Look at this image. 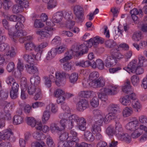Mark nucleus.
Segmentation results:
<instances>
[{
  "mask_svg": "<svg viewBox=\"0 0 147 147\" xmlns=\"http://www.w3.org/2000/svg\"><path fill=\"white\" fill-rule=\"evenodd\" d=\"M104 40L101 37L96 36L93 38L85 41L83 44H78L73 47V51L75 52H78V55L81 56L88 52V48H90L92 46L96 47L99 43H103Z\"/></svg>",
  "mask_w": 147,
  "mask_h": 147,
  "instance_id": "nucleus-1",
  "label": "nucleus"
},
{
  "mask_svg": "<svg viewBox=\"0 0 147 147\" xmlns=\"http://www.w3.org/2000/svg\"><path fill=\"white\" fill-rule=\"evenodd\" d=\"M119 91L118 86L113 84L109 85L107 88H101L100 92L98 93V95L100 99L105 101V97L107 95H111L116 94Z\"/></svg>",
  "mask_w": 147,
  "mask_h": 147,
  "instance_id": "nucleus-2",
  "label": "nucleus"
},
{
  "mask_svg": "<svg viewBox=\"0 0 147 147\" xmlns=\"http://www.w3.org/2000/svg\"><path fill=\"white\" fill-rule=\"evenodd\" d=\"M0 51L3 52L7 51L6 53V58L8 60L11 59L16 55L14 48L12 47L9 48V45L5 43L0 44Z\"/></svg>",
  "mask_w": 147,
  "mask_h": 147,
  "instance_id": "nucleus-3",
  "label": "nucleus"
},
{
  "mask_svg": "<svg viewBox=\"0 0 147 147\" xmlns=\"http://www.w3.org/2000/svg\"><path fill=\"white\" fill-rule=\"evenodd\" d=\"M75 114L72 115L68 117V119L65 118L62 119L60 121V126L62 131L65 127H67L69 129H71L73 128L74 123V117Z\"/></svg>",
  "mask_w": 147,
  "mask_h": 147,
  "instance_id": "nucleus-4",
  "label": "nucleus"
},
{
  "mask_svg": "<svg viewBox=\"0 0 147 147\" xmlns=\"http://www.w3.org/2000/svg\"><path fill=\"white\" fill-rule=\"evenodd\" d=\"M55 30V28L51 27H45V28L42 30H38L36 32V34L40 36L42 38L51 36L53 34V31Z\"/></svg>",
  "mask_w": 147,
  "mask_h": 147,
  "instance_id": "nucleus-5",
  "label": "nucleus"
},
{
  "mask_svg": "<svg viewBox=\"0 0 147 147\" xmlns=\"http://www.w3.org/2000/svg\"><path fill=\"white\" fill-rule=\"evenodd\" d=\"M74 122H76L78 129L82 131H84L86 129V122L85 119L83 117H80L75 114Z\"/></svg>",
  "mask_w": 147,
  "mask_h": 147,
  "instance_id": "nucleus-6",
  "label": "nucleus"
},
{
  "mask_svg": "<svg viewBox=\"0 0 147 147\" xmlns=\"http://www.w3.org/2000/svg\"><path fill=\"white\" fill-rule=\"evenodd\" d=\"M74 12L77 20L79 22H82L84 20L83 9L82 7L79 5L75 6L74 8Z\"/></svg>",
  "mask_w": 147,
  "mask_h": 147,
  "instance_id": "nucleus-7",
  "label": "nucleus"
},
{
  "mask_svg": "<svg viewBox=\"0 0 147 147\" xmlns=\"http://www.w3.org/2000/svg\"><path fill=\"white\" fill-rule=\"evenodd\" d=\"M56 80V84L58 86H60V84L63 81L65 78H67L69 77V74L62 71L61 72H57L55 73Z\"/></svg>",
  "mask_w": 147,
  "mask_h": 147,
  "instance_id": "nucleus-8",
  "label": "nucleus"
},
{
  "mask_svg": "<svg viewBox=\"0 0 147 147\" xmlns=\"http://www.w3.org/2000/svg\"><path fill=\"white\" fill-rule=\"evenodd\" d=\"M138 66L137 60L133 59L129 63L127 67H124L123 69L129 73H135V70Z\"/></svg>",
  "mask_w": 147,
  "mask_h": 147,
  "instance_id": "nucleus-9",
  "label": "nucleus"
},
{
  "mask_svg": "<svg viewBox=\"0 0 147 147\" xmlns=\"http://www.w3.org/2000/svg\"><path fill=\"white\" fill-rule=\"evenodd\" d=\"M13 135V133L12 132L11 129H9L4 130L1 132L0 134V138L4 140H7L9 139L11 142L15 140L14 138L13 140H12L11 136Z\"/></svg>",
  "mask_w": 147,
  "mask_h": 147,
  "instance_id": "nucleus-10",
  "label": "nucleus"
},
{
  "mask_svg": "<svg viewBox=\"0 0 147 147\" xmlns=\"http://www.w3.org/2000/svg\"><path fill=\"white\" fill-rule=\"evenodd\" d=\"M25 70L28 73L31 74H38L39 73L38 69V67L34 65V64L30 63L26 64L25 65Z\"/></svg>",
  "mask_w": 147,
  "mask_h": 147,
  "instance_id": "nucleus-11",
  "label": "nucleus"
},
{
  "mask_svg": "<svg viewBox=\"0 0 147 147\" xmlns=\"http://www.w3.org/2000/svg\"><path fill=\"white\" fill-rule=\"evenodd\" d=\"M89 104L88 101L86 99H82L78 102L76 105V109L79 111H83L88 107Z\"/></svg>",
  "mask_w": 147,
  "mask_h": 147,
  "instance_id": "nucleus-12",
  "label": "nucleus"
},
{
  "mask_svg": "<svg viewBox=\"0 0 147 147\" xmlns=\"http://www.w3.org/2000/svg\"><path fill=\"white\" fill-rule=\"evenodd\" d=\"M64 94V91L60 89H57L55 91L54 95L58 98L57 102L58 103L62 102L65 100V98L63 96Z\"/></svg>",
  "mask_w": 147,
  "mask_h": 147,
  "instance_id": "nucleus-13",
  "label": "nucleus"
},
{
  "mask_svg": "<svg viewBox=\"0 0 147 147\" xmlns=\"http://www.w3.org/2000/svg\"><path fill=\"white\" fill-rule=\"evenodd\" d=\"M139 125L138 121L135 120L129 122L125 126L126 129L128 131L132 132L133 130L138 129Z\"/></svg>",
  "mask_w": 147,
  "mask_h": 147,
  "instance_id": "nucleus-14",
  "label": "nucleus"
},
{
  "mask_svg": "<svg viewBox=\"0 0 147 147\" xmlns=\"http://www.w3.org/2000/svg\"><path fill=\"white\" fill-rule=\"evenodd\" d=\"M91 87L94 88L103 87L105 84V81L103 78L100 77L94 82L90 84Z\"/></svg>",
  "mask_w": 147,
  "mask_h": 147,
  "instance_id": "nucleus-15",
  "label": "nucleus"
},
{
  "mask_svg": "<svg viewBox=\"0 0 147 147\" xmlns=\"http://www.w3.org/2000/svg\"><path fill=\"white\" fill-rule=\"evenodd\" d=\"M117 62V60L115 59L112 58V57L107 55V57L105 60V66L106 67L109 68L115 65Z\"/></svg>",
  "mask_w": 147,
  "mask_h": 147,
  "instance_id": "nucleus-16",
  "label": "nucleus"
},
{
  "mask_svg": "<svg viewBox=\"0 0 147 147\" xmlns=\"http://www.w3.org/2000/svg\"><path fill=\"white\" fill-rule=\"evenodd\" d=\"M50 129L51 132L54 134L59 133V132L62 131L60 126H59V124L55 123H52L51 124Z\"/></svg>",
  "mask_w": 147,
  "mask_h": 147,
  "instance_id": "nucleus-17",
  "label": "nucleus"
},
{
  "mask_svg": "<svg viewBox=\"0 0 147 147\" xmlns=\"http://www.w3.org/2000/svg\"><path fill=\"white\" fill-rule=\"evenodd\" d=\"M11 119V115L8 110H4L3 111L0 112V119L3 120H9Z\"/></svg>",
  "mask_w": 147,
  "mask_h": 147,
  "instance_id": "nucleus-18",
  "label": "nucleus"
},
{
  "mask_svg": "<svg viewBox=\"0 0 147 147\" xmlns=\"http://www.w3.org/2000/svg\"><path fill=\"white\" fill-rule=\"evenodd\" d=\"M63 16V13L61 12H58L54 13L52 18L53 22L56 23L62 21Z\"/></svg>",
  "mask_w": 147,
  "mask_h": 147,
  "instance_id": "nucleus-19",
  "label": "nucleus"
},
{
  "mask_svg": "<svg viewBox=\"0 0 147 147\" xmlns=\"http://www.w3.org/2000/svg\"><path fill=\"white\" fill-rule=\"evenodd\" d=\"M93 91L90 90H82L78 93V96L80 97L84 98H90L92 95Z\"/></svg>",
  "mask_w": 147,
  "mask_h": 147,
  "instance_id": "nucleus-20",
  "label": "nucleus"
},
{
  "mask_svg": "<svg viewBox=\"0 0 147 147\" xmlns=\"http://www.w3.org/2000/svg\"><path fill=\"white\" fill-rule=\"evenodd\" d=\"M38 56H40L39 58V59L40 58L41 56V54L40 53H37L36 55H32V56L28 55L25 54L24 55L23 58L25 60L28 62L30 64L33 62L34 59L33 58H35L38 60V58H37V57H38Z\"/></svg>",
  "mask_w": 147,
  "mask_h": 147,
  "instance_id": "nucleus-21",
  "label": "nucleus"
},
{
  "mask_svg": "<svg viewBox=\"0 0 147 147\" xmlns=\"http://www.w3.org/2000/svg\"><path fill=\"white\" fill-rule=\"evenodd\" d=\"M92 67L94 68H97L100 70H102L104 68V64L102 60L98 59L93 63Z\"/></svg>",
  "mask_w": 147,
  "mask_h": 147,
  "instance_id": "nucleus-22",
  "label": "nucleus"
},
{
  "mask_svg": "<svg viewBox=\"0 0 147 147\" xmlns=\"http://www.w3.org/2000/svg\"><path fill=\"white\" fill-rule=\"evenodd\" d=\"M110 53L112 58L113 59H120L124 57L120 53L117 49H112L111 50Z\"/></svg>",
  "mask_w": 147,
  "mask_h": 147,
  "instance_id": "nucleus-23",
  "label": "nucleus"
},
{
  "mask_svg": "<svg viewBox=\"0 0 147 147\" xmlns=\"http://www.w3.org/2000/svg\"><path fill=\"white\" fill-rule=\"evenodd\" d=\"M116 117L115 114L109 112L104 117V122L105 123L107 124L111 121L115 119Z\"/></svg>",
  "mask_w": 147,
  "mask_h": 147,
  "instance_id": "nucleus-24",
  "label": "nucleus"
},
{
  "mask_svg": "<svg viewBox=\"0 0 147 147\" xmlns=\"http://www.w3.org/2000/svg\"><path fill=\"white\" fill-rule=\"evenodd\" d=\"M115 129V134L117 138L124 133L122 125L119 122H116Z\"/></svg>",
  "mask_w": 147,
  "mask_h": 147,
  "instance_id": "nucleus-25",
  "label": "nucleus"
},
{
  "mask_svg": "<svg viewBox=\"0 0 147 147\" xmlns=\"http://www.w3.org/2000/svg\"><path fill=\"white\" fill-rule=\"evenodd\" d=\"M27 35V32L26 31L22 30H17L14 32L13 34V39L16 38L21 37L23 36Z\"/></svg>",
  "mask_w": 147,
  "mask_h": 147,
  "instance_id": "nucleus-26",
  "label": "nucleus"
},
{
  "mask_svg": "<svg viewBox=\"0 0 147 147\" xmlns=\"http://www.w3.org/2000/svg\"><path fill=\"white\" fill-rule=\"evenodd\" d=\"M32 136L34 138L38 140H43L45 138V135L42 132L37 131L33 133Z\"/></svg>",
  "mask_w": 147,
  "mask_h": 147,
  "instance_id": "nucleus-27",
  "label": "nucleus"
},
{
  "mask_svg": "<svg viewBox=\"0 0 147 147\" xmlns=\"http://www.w3.org/2000/svg\"><path fill=\"white\" fill-rule=\"evenodd\" d=\"M138 65L141 67H145L147 66V59L145 57L141 55L138 57Z\"/></svg>",
  "mask_w": 147,
  "mask_h": 147,
  "instance_id": "nucleus-28",
  "label": "nucleus"
},
{
  "mask_svg": "<svg viewBox=\"0 0 147 147\" xmlns=\"http://www.w3.org/2000/svg\"><path fill=\"white\" fill-rule=\"evenodd\" d=\"M8 19L10 21L16 22L17 21H21L24 22L25 20L24 17L22 15L18 16L13 15L8 17Z\"/></svg>",
  "mask_w": 147,
  "mask_h": 147,
  "instance_id": "nucleus-29",
  "label": "nucleus"
},
{
  "mask_svg": "<svg viewBox=\"0 0 147 147\" xmlns=\"http://www.w3.org/2000/svg\"><path fill=\"white\" fill-rule=\"evenodd\" d=\"M84 139L86 141L92 142L94 140V137L90 131H86L84 132Z\"/></svg>",
  "mask_w": 147,
  "mask_h": 147,
  "instance_id": "nucleus-30",
  "label": "nucleus"
},
{
  "mask_svg": "<svg viewBox=\"0 0 147 147\" xmlns=\"http://www.w3.org/2000/svg\"><path fill=\"white\" fill-rule=\"evenodd\" d=\"M117 138L126 143H129L131 141V137L128 134L125 133H123Z\"/></svg>",
  "mask_w": 147,
  "mask_h": 147,
  "instance_id": "nucleus-31",
  "label": "nucleus"
},
{
  "mask_svg": "<svg viewBox=\"0 0 147 147\" xmlns=\"http://www.w3.org/2000/svg\"><path fill=\"white\" fill-rule=\"evenodd\" d=\"M40 78L38 75H33L30 78V82L34 86L38 85L40 82Z\"/></svg>",
  "mask_w": 147,
  "mask_h": 147,
  "instance_id": "nucleus-32",
  "label": "nucleus"
},
{
  "mask_svg": "<svg viewBox=\"0 0 147 147\" xmlns=\"http://www.w3.org/2000/svg\"><path fill=\"white\" fill-rule=\"evenodd\" d=\"M75 64L76 66L82 67H88L91 65V62L89 61L82 60L80 61L76 62Z\"/></svg>",
  "mask_w": 147,
  "mask_h": 147,
  "instance_id": "nucleus-33",
  "label": "nucleus"
},
{
  "mask_svg": "<svg viewBox=\"0 0 147 147\" xmlns=\"http://www.w3.org/2000/svg\"><path fill=\"white\" fill-rule=\"evenodd\" d=\"M133 113V109L131 107H126L123 109L122 114L124 117H127L130 116Z\"/></svg>",
  "mask_w": 147,
  "mask_h": 147,
  "instance_id": "nucleus-34",
  "label": "nucleus"
},
{
  "mask_svg": "<svg viewBox=\"0 0 147 147\" xmlns=\"http://www.w3.org/2000/svg\"><path fill=\"white\" fill-rule=\"evenodd\" d=\"M132 105L134 110L137 112L140 111L141 105L138 99H136L132 101Z\"/></svg>",
  "mask_w": 147,
  "mask_h": 147,
  "instance_id": "nucleus-35",
  "label": "nucleus"
},
{
  "mask_svg": "<svg viewBox=\"0 0 147 147\" xmlns=\"http://www.w3.org/2000/svg\"><path fill=\"white\" fill-rule=\"evenodd\" d=\"M43 78L45 80V85L48 88L50 87L51 86V81L55 80V77L52 75H50L49 78L47 76H44Z\"/></svg>",
  "mask_w": 147,
  "mask_h": 147,
  "instance_id": "nucleus-36",
  "label": "nucleus"
},
{
  "mask_svg": "<svg viewBox=\"0 0 147 147\" xmlns=\"http://www.w3.org/2000/svg\"><path fill=\"white\" fill-rule=\"evenodd\" d=\"M119 108L118 105L114 104H110L108 106L107 110L109 112L115 114Z\"/></svg>",
  "mask_w": 147,
  "mask_h": 147,
  "instance_id": "nucleus-37",
  "label": "nucleus"
},
{
  "mask_svg": "<svg viewBox=\"0 0 147 147\" xmlns=\"http://www.w3.org/2000/svg\"><path fill=\"white\" fill-rule=\"evenodd\" d=\"M131 86L129 81L127 80L126 82L124 84V86L122 88L123 91L127 94L129 93L131 91Z\"/></svg>",
  "mask_w": 147,
  "mask_h": 147,
  "instance_id": "nucleus-38",
  "label": "nucleus"
},
{
  "mask_svg": "<svg viewBox=\"0 0 147 147\" xmlns=\"http://www.w3.org/2000/svg\"><path fill=\"white\" fill-rule=\"evenodd\" d=\"M69 82L71 83L74 84L77 82L78 77V75L77 73H73L70 75L69 74Z\"/></svg>",
  "mask_w": 147,
  "mask_h": 147,
  "instance_id": "nucleus-39",
  "label": "nucleus"
},
{
  "mask_svg": "<svg viewBox=\"0 0 147 147\" xmlns=\"http://www.w3.org/2000/svg\"><path fill=\"white\" fill-rule=\"evenodd\" d=\"M23 122V119L19 115H15L13 119V123L15 125L20 124Z\"/></svg>",
  "mask_w": 147,
  "mask_h": 147,
  "instance_id": "nucleus-40",
  "label": "nucleus"
},
{
  "mask_svg": "<svg viewBox=\"0 0 147 147\" xmlns=\"http://www.w3.org/2000/svg\"><path fill=\"white\" fill-rule=\"evenodd\" d=\"M45 139L46 140L47 144L49 147H55V144L53 140L49 135H45Z\"/></svg>",
  "mask_w": 147,
  "mask_h": 147,
  "instance_id": "nucleus-41",
  "label": "nucleus"
},
{
  "mask_svg": "<svg viewBox=\"0 0 147 147\" xmlns=\"http://www.w3.org/2000/svg\"><path fill=\"white\" fill-rule=\"evenodd\" d=\"M79 139L78 137H75V138H70L67 140V146L68 147L73 146L75 144V147H76V143H78V142H79Z\"/></svg>",
  "mask_w": 147,
  "mask_h": 147,
  "instance_id": "nucleus-42",
  "label": "nucleus"
},
{
  "mask_svg": "<svg viewBox=\"0 0 147 147\" xmlns=\"http://www.w3.org/2000/svg\"><path fill=\"white\" fill-rule=\"evenodd\" d=\"M50 117V112L46 110L43 112L42 117V120L43 124H45L49 119Z\"/></svg>",
  "mask_w": 147,
  "mask_h": 147,
  "instance_id": "nucleus-43",
  "label": "nucleus"
},
{
  "mask_svg": "<svg viewBox=\"0 0 147 147\" xmlns=\"http://www.w3.org/2000/svg\"><path fill=\"white\" fill-rule=\"evenodd\" d=\"M99 76V74L97 71H93L91 73L89 76V80L91 82H94L97 79Z\"/></svg>",
  "mask_w": 147,
  "mask_h": 147,
  "instance_id": "nucleus-44",
  "label": "nucleus"
},
{
  "mask_svg": "<svg viewBox=\"0 0 147 147\" xmlns=\"http://www.w3.org/2000/svg\"><path fill=\"white\" fill-rule=\"evenodd\" d=\"M107 134L110 136H112L115 134V129L114 126L110 125L109 126L107 129L106 130Z\"/></svg>",
  "mask_w": 147,
  "mask_h": 147,
  "instance_id": "nucleus-45",
  "label": "nucleus"
},
{
  "mask_svg": "<svg viewBox=\"0 0 147 147\" xmlns=\"http://www.w3.org/2000/svg\"><path fill=\"white\" fill-rule=\"evenodd\" d=\"M91 131L94 134H96L97 132H100L101 131L100 126L94 123L92 125Z\"/></svg>",
  "mask_w": 147,
  "mask_h": 147,
  "instance_id": "nucleus-46",
  "label": "nucleus"
},
{
  "mask_svg": "<svg viewBox=\"0 0 147 147\" xmlns=\"http://www.w3.org/2000/svg\"><path fill=\"white\" fill-rule=\"evenodd\" d=\"M130 13L131 15H139L141 18L143 15V13L141 9H138L136 8H134L130 11Z\"/></svg>",
  "mask_w": 147,
  "mask_h": 147,
  "instance_id": "nucleus-47",
  "label": "nucleus"
},
{
  "mask_svg": "<svg viewBox=\"0 0 147 147\" xmlns=\"http://www.w3.org/2000/svg\"><path fill=\"white\" fill-rule=\"evenodd\" d=\"M24 44L25 48L26 51H31L33 49L35 51V49L36 48V47L32 42H29L27 43Z\"/></svg>",
  "mask_w": 147,
  "mask_h": 147,
  "instance_id": "nucleus-48",
  "label": "nucleus"
},
{
  "mask_svg": "<svg viewBox=\"0 0 147 147\" xmlns=\"http://www.w3.org/2000/svg\"><path fill=\"white\" fill-rule=\"evenodd\" d=\"M120 101L122 105L125 106L129 105L131 104V101L127 96L120 98Z\"/></svg>",
  "mask_w": 147,
  "mask_h": 147,
  "instance_id": "nucleus-49",
  "label": "nucleus"
},
{
  "mask_svg": "<svg viewBox=\"0 0 147 147\" xmlns=\"http://www.w3.org/2000/svg\"><path fill=\"white\" fill-rule=\"evenodd\" d=\"M90 104L94 107H97L99 105V99L96 97H94L90 100Z\"/></svg>",
  "mask_w": 147,
  "mask_h": 147,
  "instance_id": "nucleus-50",
  "label": "nucleus"
},
{
  "mask_svg": "<svg viewBox=\"0 0 147 147\" xmlns=\"http://www.w3.org/2000/svg\"><path fill=\"white\" fill-rule=\"evenodd\" d=\"M56 50L54 49H52L51 51L48 53L46 57L47 60H51L54 58L55 56Z\"/></svg>",
  "mask_w": 147,
  "mask_h": 147,
  "instance_id": "nucleus-51",
  "label": "nucleus"
},
{
  "mask_svg": "<svg viewBox=\"0 0 147 147\" xmlns=\"http://www.w3.org/2000/svg\"><path fill=\"white\" fill-rule=\"evenodd\" d=\"M17 4L22 7L24 5L25 7H27L28 6V0H15Z\"/></svg>",
  "mask_w": 147,
  "mask_h": 147,
  "instance_id": "nucleus-52",
  "label": "nucleus"
},
{
  "mask_svg": "<svg viewBox=\"0 0 147 147\" xmlns=\"http://www.w3.org/2000/svg\"><path fill=\"white\" fill-rule=\"evenodd\" d=\"M131 80L132 84L135 86H137L140 82L139 77L136 75L132 76L131 78Z\"/></svg>",
  "mask_w": 147,
  "mask_h": 147,
  "instance_id": "nucleus-53",
  "label": "nucleus"
},
{
  "mask_svg": "<svg viewBox=\"0 0 147 147\" xmlns=\"http://www.w3.org/2000/svg\"><path fill=\"white\" fill-rule=\"evenodd\" d=\"M139 122L147 126V117L144 115L140 116L138 118Z\"/></svg>",
  "mask_w": 147,
  "mask_h": 147,
  "instance_id": "nucleus-54",
  "label": "nucleus"
},
{
  "mask_svg": "<svg viewBox=\"0 0 147 147\" xmlns=\"http://www.w3.org/2000/svg\"><path fill=\"white\" fill-rule=\"evenodd\" d=\"M51 107V111L53 113H55L58 110L57 107L53 104H49L47 105L46 107V110H48L49 111Z\"/></svg>",
  "mask_w": 147,
  "mask_h": 147,
  "instance_id": "nucleus-55",
  "label": "nucleus"
},
{
  "mask_svg": "<svg viewBox=\"0 0 147 147\" xmlns=\"http://www.w3.org/2000/svg\"><path fill=\"white\" fill-rule=\"evenodd\" d=\"M47 4V8L49 9H51L56 6L57 5L56 0H49Z\"/></svg>",
  "mask_w": 147,
  "mask_h": 147,
  "instance_id": "nucleus-56",
  "label": "nucleus"
},
{
  "mask_svg": "<svg viewBox=\"0 0 147 147\" xmlns=\"http://www.w3.org/2000/svg\"><path fill=\"white\" fill-rule=\"evenodd\" d=\"M38 87L30 85L28 87V92L30 95H32L36 92V88Z\"/></svg>",
  "mask_w": 147,
  "mask_h": 147,
  "instance_id": "nucleus-57",
  "label": "nucleus"
},
{
  "mask_svg": "<svg viewBox=\"0 0 147 147\" xmlns=\"http://www.w3.org/2000/svg\"><path fill=\"white\" fill-rule=\"evenodd\" d=\"M34 26L35 28H42L44 25L40 20L36 19L34 21Z\"/></svg>",
  "mask_w": 147,
  "mask_h": 147,
  "instance_id": "nucleus-58",
  "label": "nucleus"
},
{
  "mask_svg": "<svg viewBox=\"0 0 147 147\" xmlns=\"http://www.w3.org/2000/svg\"><path fill=\"white\" fill-rule=\"evenodd\" d=\"M23 7L21 5L16 4L14 5L12 8V11L14 13H18L22 11V8Z\"/></svg>",
  "mask_w": 147,
  "mask_h": 147,
  "instance_id": "nucleus-59",
  "label": "nucleus"
},
{
  "mask_svg": "<svg viewBox=\"0 0 147 147\" xmlns=\"http://www.w3.org/2000/svg\"><path fill=\"white\" fill-rule=\"evenodd\" d=\"M139 128H138V129ZM138 129L133 130L131 134V137L134 138H137L139 137L142 134V132Z\"/></svg>",
  "mask_w": 147,
  "mask_h": 147,
  "instance_id": "nucleus-60",
  "label": "nucleus"
},
{
  "mask_svg": "<svg viewBox=\"0 0 147 147\" xmlns=\"http://www.w3.org/2000/svg\"><path fill=\"white\" fill-rule=\"evenodd\" d=\"M106 47L111 48L116 45V43L113 40H109L106 41L105 42Z\"/></svg>",
  "mask_w": 147,
  "mask_h": 147,
  "instance_id": "nucleus-61",
  "label": "nucleus"
},
{
  "mask_svg": "<svg viewBox=\"0 0 147 147\" xmlns=\"http://www.w3.org/2000/svg\"><path fill=\"white\" fill-rule=\"evenodd\" d=\"M28 124L32 127H34L36 124L37 123L36 120L33 117H28L27 119Z\"/></svg>",
  "mask_w": 147,
  "mask_h": 147,
  "instance_id": "nucleus-62",
  "label": "nucleus"
},
{
  "mask_svg": "<svg viewBox=\"0 0 147 147\" xmlns=\"http://www.w3.org/2000/svg\"><path fill=\"white\" fill-rule=\"evenodd\" d=\"M142 35V34L141 32H137L133 34L132 38L134 40L138 41L141 38Z\"/></svg>",
  "mask_w": 147,
  "mask_h": 147,
  "instance_id": "nucleus-63",
  "label": "nucleus"
},
{
  "mask_svg": "<svg viewBox=\"0 0 147 147\" xmlns=\"http://www.w3.org/2000/svg\"><path fill=\"white\" fill-rule=\"evenodd\" d=\"M35 93L36 94L34 97V100H40L42 98V94L40 89L39 88H36V92Z\"/></svg>",
  "mask_w": 147,
  "mask_h": 147,
  "instance_id": "nucleus-64",
  "label": "nucleus"
}]
</instances>
